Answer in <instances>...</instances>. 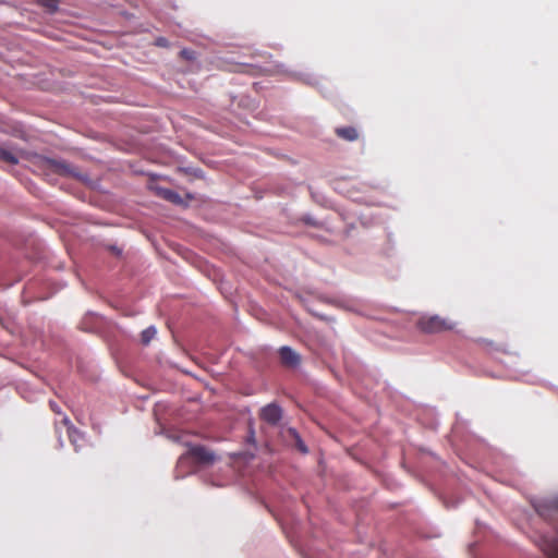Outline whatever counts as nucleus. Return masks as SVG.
Segmentation results:
<instances>
[{
  "mask_svg": "<svg viewBox=\"0 0 558 558\" xmlns=\"http://www.w3.org/2000/svg\"><path fill=\"white\" fill-rule=\"evenodd\" d=\"M35 165L46 175H50L52 173L60 174V175H73L74 174V171L71 169L70 165H68L63 160H57V159H51V158H47V157H43V156H37Z\"/></svg>",
  "mask_w": 558,
  "mask_h": 558,
  "instance_id": "nucleus-1",
  "label": "nucleus"
},
{
  "mask_svg": "<svg viewBox=\"0 0 558 558\" xmlns=\"http://www.w3.org/2000/svg\"><path fill=\"white\" fill-rule=\"evenodd\" d=\"M418 326L425 332H438L453 328V324L451 322H448L437 315L422 317L418 322Z\"/></svg>",
  "mask_w": 558,
  "mask_h": 558,
  "instance_id": "nucleus-2",
  "label": "nucleus"
},
{
  "mask_svg": "<svg viewBox=\"0 0 558 558\" xmlns=\"http://www.w3.org/2000/svg\"><path fill=\"white\" fill-rule=\"evenodd\" d=\"M187 454L203 464H213L217 460L214 452L202 446L191 448Z\"/></svg>",
  "mask_w": 558,
  "mask_h": 558,
  "instance_id": "nucleus-3",
  "label": "nucleus"
},
{
  "mask_svg": "<svg viewBox=\"0 0 558 558\" xmlns=\"http://www.w3.org/2000/svg\"><path fill=\"white\" fill-rule=\"evenodd\" d=\"M260 416L265 422L275 425L281 420L282 411L277 404L270 403L262 409Z\"/></svg>",
  "mask_w": 558,
  "mask_h": 558,
  "instance_id": "nucleus-4",
  "label": "nucleus"
},
{
  "mask_svg": "<svg viewBox=\"0 0 558 558\" xmlns=\"http://www.w3.org/2000/svg\"><path fill=\"white\" fill-rule=\"evenodd\" d=\"M279 353L282 363L287 366H296L300 363L299 354L289 347H282Z\"/></svg>",
  "mask_w": 558,
  "mask_h": 558,
  "instance_id": "nucleus-5",
  "label": "nucleus"
},
{
  "mask_svg": "<svg viewBox=\"0 0 558 558\" xmlns=\"http://www.w3.org/2000/svg\"><path fill=\"white\" fill-rule=\"evenodd\" d=\"M156 193L158 196H160L161 198H163L172 204L185 205V202L182 198V196L172 190L165 189V187H157Z\"/></svg>",
  "mask_w": 558,
  "mask_h": 558,
  "instance_id": "nucleus-6",
  "label": "nucleus"
},
{
  "mask_svg": "<svg viewBox=\"0 0 558 558\" xmlns=\"http://www.w3.org/2000/svg\"><path fill=\"white\" fill-rule=\"evenodd\" d=\"M20 155H22V151H14L8 147L0 146V159L9 163L16 165Z\"/></svg>",
  "mask_w": 558,
  "mask_h": 558,
  "instance_id": "nucleus-7",
  "label": "nucleus"
},
{
  "mask_svg": "<svg viewBox=\"0 0 558 558\" xmlns=\"http://www.w3.org/2000/svg\"><path fill=\"white\" fill-rule=\"evenodd\" d=\"M286 433H287L286 437L294 440L296 448L301 452L307 453V447L305 446V444L303 442L300 435L298 434V432L294 428H288Z\"/></svg>",
  "mask_w": 558,
  "mask_h": 558,
  "instance_id": "nucleus-8",
  "label": "nucleus"
},
{
  "mask_svg": "<svg viewBox=\"0 0 558 558\" xmlns=\"http://www.w3.org/2000/svg\"><path fill=\"white\" fill-rule=\"evenodd\" d=\"M336 133L347 141H355L359 136L356 130L353 128L337 129Z\"/></svg>",
  "mask_w": 558,
  "mask_h": 558,
  "instance_id": "nucleus-9",
  "label": "nucleus"
},
{
  "mask_svg": "<svg viewBox=\"0 0 558 558\" xmlns=\"http://www.w3.org/2000/svg\"><path fill=\"white\" fill-rule=\"evenodd\" d=\"M63 424L68 427V433H69V437H70V440L71 442L76 447V442L80 438H82V436L80 435V433L71 425L70 423V420L68 417H64L63 418Z\"/></svg>",
  "mask_w": 558,
  "mask_h": 558,
  "instance_id": "nucleus-10",
  "label": "nucleus"
},
{
  "mask_svg": "<svg viewBox=\"0 0 558 558\" xmlns=\"http://www.w3.org/2000/svg\"><path fill=\"white\" fill-rule=\"evenodd\" d=\"M157 330L154 326H150L143 330L141 335V340L143 344H148L156 336Z\"/></svg>",
  "mask_w": 558,
  "mask_h": 558,
  "instance_id": "nucleus-11",
  "label": "nucleus"
},
{
  "mask_svg": "<svg viewBox=\"0 0 558 558\" xmlns=\"http://www.w3.org/2000/svg\"><path fill=\"white\" fill-rule=\"evenodd\" d=\"M550 558H558V543H554L544 549Z\"/></svg>",
  "mask_w": 558,
  "mask_h": 558,
  "instance_id": "nucleus-12",
  "label": "nucleus"
},
{
  "mask_svg": "<svg viewBox=\"0 0 558 558\" xmlns=\"http://www.w3.org/2000/svg\"><path fill=\"white\" fill-rule=\"evenodd\" d=\"M43 5L48 8L50 11H53L57 9V0H43Z\"/></svg>",
  "mask_w": 558,
  "mask_h": 558,
  "instance_id": "nucleus-13",
  "label": "nucleus"
},
{
  "mask_svg": "<svg viewBox=\"0 0 558 558\" xmlns=\"http://www.w3.org/2000/svg\"><path fill=\"white\" fill-rule=\"evenodd\" d=\"M157 44H158L159 46H165V45H166V40H165L163 38H159V39L157 40Z\"/></svg>",
  "mask_w": 558,
  "mask_h": 558,
  "instance_id": "nucleus-14",
  "label": "nucleus"
},
{
  "mask_svg": "<svg viewBox=\"0 0 558 558\" xmlns=\"http://www.w3.org/2000/svg\"><path fill=\"white\" fill-rule=\"evenodd\" d=\"M182 54H183L184 57L189 58V59H191V58H192V54H191L190 52L185 51V50H183V51H182Z\"/></svg>",
  "mask_w": 558,
  "mask_h": 558,
  "instance_id": "nucleus-15",
  "label": "nucleus"
},
{
  "mask_svg": "<svg viewBox=\"0 0 558 558\" xmlns=\"http://www.w3.org/2000/svg\"><path fill=\"white\" fill-rule=\"evenodd\" d=\"M185 459H186V457H185V456H182V457L180 458L179 464H182V463L185 461Z\"/></svg>",
  "mask_w": 558,
  "mask_h": 558,
  "instance_id": "nucleus-16",
  "label": "nucleus"
},
{
  "mask_svg": "<svg viewBox=\"0 0 558 558\" xmlns=\"http://www.w3.org/2000/svg\"><path fill=\"white\" fill-rule=\"evenodd\" d=\"M112 250H113L117 254H119V253H120V251H119L118 248H116V247H112Z\"/></svg>",
  "mask_w": 558,
  "mask_h": 558,
  "instance_id": "nucleus-17",
  "label": "nucleus"
},
{
  "mask_svg": "<svg viewBox=\"0 0 558 558\" xmlns=\"http://www.w3.org/2000/svg\"><path fill=\"white\" fill-rule=\"evenodd\" d=\"M51 409H53V410H54V412H58V409H57V407H54V405H51Z\"/></svg>",
  "mask_w": 558,
  "mask_h": 558,
  "instance_id": "nucleus-18",
  "label": "nucleus"
},
{
  "mask_svg": "<svg viewBox=\"0 0 558 558\" xmlns=\"http://www.w3.org/2000/svg\"><path fill=\"white\" fill-rule=\"evenodd\" d=\"M51 409H53V410H54V412H58V409H57V407H54V405H51Z\"/></svg>",
  "mask_w": 558,
  "mask_h": 558,
  "instance_id": "nucleus-19",
  "label": "nucleus"
},
{
  "mask_svg": "<svg viewBox=\"0 0 558 558\" xmlns=\"http://www.w3.org/2000/svg\"><path fill=\"white\" fill-rule=\"evenodd\" d=\"M51 409H53V410H54V412H58V409H57V407H54V405H51Z\"/></svg>",
  "mask_w": 558,
  "mask_h": 558,
  "instance_id": "nucleus-20",
  "label": "nucleus"
}]
</instances>
